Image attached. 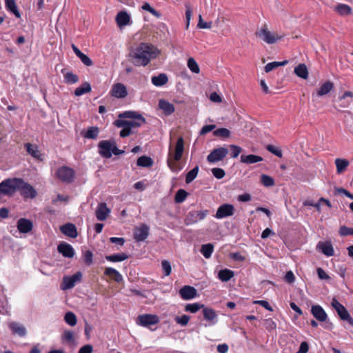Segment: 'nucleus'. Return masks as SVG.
<instances>
[{
    "instance_id": "f257e3e1",
    "label": "nucleus",
    "mask_w": 353,
    "mask_h": 353,
    "mask_svg": "<svg viewBox=\"0 0 353 353\" xmlns=\"http://www.w3.org/2000/svg\"><path fill=\"white\" fill-rule=\"evenodd\" d=\"M161 51L151 44L141 43L130 56L136 66H145L152 59L156 58Z\"/></svg>"
},
{
    "instance_id": "f03ea898",
    "label": "nucleus",
    "mask_w": 353,
    "mask_h": 353,
    "mask_svg": "<svg viewBox=\"0 0 353 353\" xmlns=\"http://www.w3.org/2000/svg\"><path fill=\"white\" fill-rule=\"evenodd\" d=\"M331 305L336 310L341 320L346 321L350 325L353 327V318L343 305L334 297L331 301Z\"/></svg>"
},
{
    "instance_id": "7ed1b4c3",
    "label": "nucleus",
    "mask_w": 353,
    "mask_h": 353,
    "mask_svg": "<svg viewBox=\"0 0 353 353\" xmlns=\"http://www.w3.org/2000/svg\"><path fill=\"white\" fill-rule=\"evenodd\" d=\"M159 317L156 314H145L139 315L137 318L136 323L138 325L149 328L154 331L157 328H152L151 326L157 325L159 323Z\"/></svg>"
},
{
    "instance_id": "20e7f679",
    "label": "nucleus",
    "mask_w": 353,
    "mask_h": 353,
    "mask_svg": "<svg viewBox=\"0 0 353 353\" xmlns=\"http://www.w3.org/2000/svg\"><path fill=\"white\" fill-rule=\"evenodd\" d=\"M19 178L8 179L0 183V190L3 194L12 196L19 188Z\"/></svg>"
},
{
    "instance_id": "39448f33",
    "label": "nucleus",
    "mask_w": 353,
    "mask_h": 353,
    "mask_svg": "<svg viewBox=\"0 0 353 353\" xmlns=\"http://www.w3.org/2000/svg\"><path fill=\"white\" fill-rule=\"evenodd\" d=\"M256 37L267 43L272 44L283 38L276 33L271 32L266 26H263L259 31L256 32Z\"/></svg>"
},
{
    "instance_id": "423d86ee",
    "label": "nucleus",
    "mask_w": 353,
    "mask_h": 353,
    "mask_svg": "<svg viewBox=\"0 0 353 353\" xmlns=\"http://www.w3.org/2000/svg\"><path fill=\"white\" fill-rule=\"evenodd\" d=\"M208 210L200 211H190L189 212L184 219V223L186 225H191L196 223L199 221L203 220L208 214Z\"/></svg>"
},
{
    "instance_id": "0eeeda50",
    "label": "nucleus",
    "mask_w": 353,
    "mask_h": 353,
    "mask_svg": "<svg viewBox=\"0 0 353 353\" xmlns=\"http://www.w3.org/2000/svg\"><path fill=\"white\" fill-rule=\"evenodd\" d=\"M56 175L62 182L70 183L74 181V171L69 167L63 166L57 170Z\"/></svg>"
},
{
    "instance_id": "6e6552de",
    "label": "nucleus",
    "mask_w": 353,
    "mask_h": 353,
    "mask_svg": "<svg viewBox=\"0 0 353 353\" xmlns=\"http://www.w3.org/2000/svg\"><path fill=\"white\" fill-rule=\"evenodd\" d=\"M17 191H19L21 196L25 198L34 199L37 195V193L33 186L25 182L21 179H19V188Z\"/></svg>"
},
{
    "instance_id": "1a4fd4ad",
    "label": "nucleus",
    "mask_w": 353,
    "mask_h": 353,
    "mask_svg": "<svg viewBox=\"0 0 353 353\" xmlns=\"http://www.w3.org/2000/svg\"><path fill=\"white\" fill-rule=\"evenodd\" d=\"M228 154V150L225 147H220L214 149L207 157V160L210 163H215L223 160Z\"/></svg>"
},
{
    "instance_id": "9d476101",
    "label": "nucleus",
    "mask_w": 353,
    "mask_h": 353,
    "mask_svg": "<svg viewBox=\"0 0 353 353\" xmlns=\"http://www.w3.org/2000/svg\"><path fill=\"white\" fill-rule=\"evenodd\" d=\"M202 313L204 319L208 323L205 326H213L218 323V315L214 309L204 306Z\"/></svg>"
},
{
    "instance_id": "9b49d317",
    "label": "nucleus",
    "mask_w": 353,
    "mask_h": 353,
    "mask_svg": "<svg viewBox=\"0 0 353 353\" xmlns=\"http://www.w3.org/2000/svg\"><path fill=\"white\" fill-rule=\"evenodd\" d=\"M110 94L117 99L125 98L128 94V90L126 86L122 83H116L112 85Z\"/></svg>"
},
{
    "instance_id": "f8f14e48",
    "label": "nucleus",
    "mask_w": 353,
    "mask_h": 353,
    "mask_svg": "<svg viewBox=\"0 0 353 353\" xmlns=\"http://www.w3.org/2000/svg\"><path fill=\"white\" fill-rule=\"evenodd\" d=\"M99 154L101 157L109 159L112 157L113 141L104 140L99 143Z\"/></svg>"
},
{
    "instance_id": "ddd939ff",
    "label": "nucleus",
    "mask_w": 353,
    "mask_h": 353,
    "mask_svg": "<svg viewBox=\"0 0 353 353\" xmlns=\"http://www.w3.org/2000/svg\"><path fill=\"white\" fill-rule=\"evenodd\" d=\"M234 207L232 204L225 203L219 207L216 210L215 217L216 219H223L232 216L234 213Z\"/></svg>"
},
{
    "instance_id": "4468645a",
    "label": "nucleus",
    "mask_w": 353,
    "mask_h": 353,
    "mask_svg": "<svg viewBox=\"0 0 353 353\" xmlns=\"http://www.w3.org/2000/svg\"><path fill=\"white\" fill-rule=\"evenodd\" d=\"M150 228L146 224H141L139 227L136 228L134 231V239L137 241H145L149 235Z\"/></svg>"
},
{
    "instance_id": "2eb2a0df",
    "label": "nucleus",
    "mask_w": 353,
    "mask_h": 353,
    "mask_svg": "<svg viewBox=\"0 0 353 353\" xmlns=\"http://www.w3.org/2000/svg\"><path fill=\"white\" fill-rule=\"evenodd\" d=\"M82 278V273L77 272L72 276H65L63 279V287H73L76 283L81 281Z\"/></svg>"
},
{
    "instance_id": "dca6fc26",
    "label": "nucleus",
    "mask_w": 353,
    "mask_h": 353,
    "mask_svg": "<svg viewBox=\"0 0 353 353\" xmlns=\"http://www.w3.org/2000/svg\"><path fill=\"white\" fill-rule=\"evenodd\" d=\"M311 313L313 316L320 322H324L327 319V315L324 309L319 305H312Z\"/></svg>"
},
{
    "instance_id": "f3484780",
    "label": "nucleus",
    "mask_w": 353,
    "mask_h": 353,
    "mask_svg": "<svg viewBox=\"0 0 353 353\" xmlns=\"http://www.w3.org/2000/svg\"><path fill=\"white\" fill-rule=\"evenodd\" d=\"M58 252L61 254L64 257L72 258L74 255V250L71 245L61 242L57 247Z\"/></svg>"
},
{
    "instance_id": "a211bd4d",
    "label": "nucleus",
    "mask_w": 353,
    "mask_h": 353,
    "mask_svg": "<svg viewBox=\"0 0 353 353\" xmlns=\"http://www.w3.org/2000/svg\"><path fill=\"white\" fill-rule=\"evenodd\" d=\"M110 213V209L105 203H100L96 210V216L99 221H105Z\"/></svg>"
},
{
    "instance_id": "6ab92c4d",
    "label": "nucleus",
    "mask_w": 353,
    "mask_h": 353,
    "mask_svg": "<svg viewBox=\"0 0 353 353\" xmlns=\"http://www.w3.org/2000/svg\"><path fill=\"white\" fill-rule=\"evenodd\" d=\"M334 88V84L330 81H327L322 83L320 87L316 90V96L321 97L328 94Z\"/></svg>"
},
{
    "instance_id": "aec40b11",
    "label": "nucleus",
    "mask_w": 353,
    "mask_h": 353,
    "mask_svg": "<svg viewBox=\"0 0 353 353\" xmlns=\"http://www.w3.org/2000/svg\"><path fill=\"white\" fill-rule=\"evenodd\" d=\"M316 249L327 256H333L334 254L333 246L330 241H319L316 245Z\"/></svg>"
},
{
    "instance_id": "412c9836",
    "label": "nucleus",
    "mask_w": 353,
    "mask_h": 353,
    "mask_svg": "<svg viewBox=\"0 0 353 353\" xmlns=\"http://www.w3.org/2000/svg\"><path fill=\"white\" fill-rule=\"evenodd\" d=\"M33 228L32 222L27 219L21 218L17 221V229L21 233L30 232Z\"/></svg>"
},
{
    "instance_id": "4be33fe9",
    "label": "nucleus",
    "mask_w": 353,
    "mask_h": 353,
    "mask_svg": "<svg viewBox=\"0 0 353 353\" xmlns=\"http://www.w3.org/2000/svg\"><path fill=\"white\" fill-rule=\"evenodd\" d=\"M115 20L117 26L123 28L130 23V16L126 11H120L117 13Z\"/></svg>"
},
{
    "instance_id": "5701e85b",
    "label": "nucleus",
    "mask_w": 353,
    "mask_h": 353,
    "mask_svg": "<svg viewBox=\"0 0 353 353\" xmlns=\"http://www.w3.org/2000/svg\"><path fill=\"white\" fill-rule=\"evenodd\" d=\"M61 232L70 238H76L78 232L76 226L72 223H66L61 226Z\"/></svg>"
},
{
    "instance_id": "b1692460",
    "label": "nucleus",
    "mask_w": 353,
    "mask_h": 353,
    "mask_svg": "<svg viewBox=\"0 0 353 353\" xmlns=\"http://www.w3.org/2000/svg\"><path fill=\"white\" fill-rule=\"evenodd\" d=\"M159 108L166 116L172 114L175 110L174 105L165 99H160L159 101Z\"/></svg>"
},
{
    "instance_id": "393cba45",
    "label": "nucleus",
    "mask_w": 353,
    "mask_h": 353,
    "mask_svg": "<svg viewBox=\"0 0 353 353\" xmlns=\"http://www.w3.org/2000/svg\"><path fill=\"white\" fill-rule=\"evenodd\" d=\"M183 150H184V141H183V137H181L177 139L176 143L175 145L174 154V161H179L181 159V157L183 156Z\"/></svg>"
},
{
    "instance_id": "a878e982",
    "label": "nucleus",
    "mask_w": 353,
    "mask_h": 353,
    "mask_svg": "<svg viewBox=\"0 0 353 353\" xmlns=\"http://www.w3.org/2000/svg\"><path fill=\"white\" fill-rule=\"evenodd\" d=\"M179 294L183 300H190L197 296L196 288H180Z\"/></svg>"
},
{
    "instance_id": "bb28decb",
    "label": "nucleus",
    "mask_w": 353,
    "mask_h": 353,
    "mask_svg": "<svg viewBox=\"0 0 353 353\" xmlns=\"http://www.w3.org/2000/svg\"><path fill=\"white\" fill-rule=\"evenodd\" d=\"M9 328L11 330L14 334H17L20 336H25L26 334V327L18 323H10L9 324Z\"/></svg>"
},
{
    "instance_id": "cd10ccee",
    "label": "nucleus",
    "mask_w": 353,
    "mask_h": 353,
    "mask_svg": "<svg viewBox=\"0 0 353 353\" xmlns=\"http://www.w3.org/2000/svg\"><path fill=\"white\" fill-rule=\"evenodd\" d=\"M99 133V128L97 126H91L88 128V130L84 132L82 131L81 132V134L85 138V139H96Z\"/></svg>"
},
{
    "instance_id": "c85d7f7f",
    "label": "nucleus",
    "mask_w": 353,
    "mask_h": 353,
    "mask_svg": "<svg viewBox=\"0 0 353 353\" xmlns=\"http://www.w3.org/2000/svg\"><path fill=\"white\" fill-rule=\"evenodd\" d=\"M294 72L297 77L303 79H307L308 78V70L306 65L304 63L299 64L296 67H295Z\"/></svg>"
},
{
    "instance_id": "c756f323",
    "label": "nucleus",
    "mask_w": 353,
    "mask_h": 353,
    "mask_svg": "<svg viewBox=\"0 0 353 353\" xmlns=\"http://www.w3.org/2000/svg\"><path fill=\"white\" fill-rule=\"evenodd\" d=\"M263 159L261 157L254 154L241 155V161L246 164H252L262 161Z\"/></svg>"
},
{
    "instance_id": "7c9ffc66",
    "label": "nucleus",
    "mask_w": 353,
    "mask_h": 353,
    "mask_svg": "<svg viewBox=\"0 0 353 353\" xmlns=\"http://www.w3.org/2000/svg\"><path fill=\"white\" fill-rule=\"evenodd\" d=\"M168 81V76L164 73H161L158 76L152 77V83L155 86H163Z\"/></svg>"
},
{
    "instance_id": "2f4dec72",
    "label": "nucleus",
    "mask_w": 353,
    "mask_h": 353,
    "mask_svg": "<svg viewBox=\"0 0 353 353\" xmlns=\"http://www.w3.org/2000/svg\"><path fill=\"white\" fill-rule=\"evenodd\" d=\"M92 90L90 84L85 81L79 87L74 90V94L77 97L81 96L85 93H88Z\"/></svg>"
},
{
    "instance_id": "473e14b6",
    "label": "nucleus",
    "mask_w": 353,
    "mask_h": 353,
    "mask_svg": "<svg viewBox=\"0 0 353 353\" xmlns=\"http://www.w3.org/2000/svg\"><path fill=\"white\" fill-rule=\"evenodd\" d=\"M349 161L345 159H335V165L336 167V172L338 174L343 173L347 166L349 165Z\"/></svg>"
},
{
    "instance_id": "72a5a7b5",
    "label": "nucleus",
    "mask_w": 353,
    "mask_h": 353,
    "mask_svg": "<svg viewBox=\"0 0 353 353\" xmlns=\"http://www.w3.org/2000/svg\"><path fill=\"white\" fill-rule=\"evenodd\" d=\"M137 164L139 167L150 168L153 165V160L150 157L143 155L138 158Z\"/></svg>"
},
{
    "instance_id": "f704fd0d",
    "label": "nucleus",
    "mask_w": 353,
    "mask_h": 353,
    "mask_svg": "<svg viewBox=\"0 0 353 353\" xmlns=\"http://www.w3.org/2000/svg\"><path fill=\"white\" fill-rule=\"evenodd\" d=\"M25 147L26 148L28 153L32 157L35 159L40 158V153L37 145L28 143L25 144Z\"/></svg>"
},
{
    "instance_id": "c9c22d12",
    "label": "nucleus",
    "mask_w": 353,
    "mask_h": 353,
    "mask_svg": "<svg viewBox=\"0 0 353 353\" xmlns=\"http://www.w3.org/2000/svg\"><path fill=\"white\" fill-rule=\"evenodd\" d=\"M105 273L112 279H114L117 282H120L122 280L121 275L118 271L112 268H108L105 269Z\"/></svg>"
},
{
    "instance_id": "e433bc0d",
    "label": "nucleus",
    "mask_w": 353,
    "mask_h": 353,
    "mask_svg": "<svg viewBox=\"0 0 353 353\" xmlns=\"http://www.w3.org/2000/svg\"><path fill=\"white\" fill-rule=\"evenodd\" d=\"M6 8L11 11L17 18H20L21 14L17 9L14 0H6Z\"/></svg>"
},
{
    "instance_id": "4c0bfd02",
    "label": "nucleus",
    "mask_w": 353,
    "mask_h": 353,
    "mask_svg": "<svg viewBox=\"0 0 353 353\" xmlns=\"http://www.w3.org/2000/svg\"><path fill=\"white\" fill-rule=\"evenodd\" d=\"M234 272L228 269L220 270L218 274L219 279L223 281H227L230 280L234 276Z\"/></svg>"
},
{
    "instance_id": "58836bf2",
    "label": "nucleus",
    "mask_w": 353,
    "mask_h": 353,
    "mask_svg": "<svg viewBox=\"0 0 353 353\" xmlns=\"http://www.w3.org/2000/svg\"><path fill=\"white\" fill-rule=\"evenodd\" d=\"M134 121H128V124H127V126L132 130V128H138L140 127L143 123H145V120L144 117H142V115L139 114L137 119H134Z\"/></svg>"
},
{
    "instance_id": "ea45409f",
    "label": "nucleus",
    "mask_w": 353,
    "mask_h": 353,
    "mask_svg": "<svg viewBox=\"0 0 353 353\" xmlns=\"http://www.w3.org/2000/svg\"><path fill=\"white\" fill-rule=\"evenodd\" d=\"M105 259L112 262H119L128 259V256L125 253L116 254L106 256Z\"/></svg>"
},
{
    "instance_id": "a19ab883",
    "label": "nucleus",
    "mask_w": 353,
    "mask_h": 353,
    "mask_svg": "<svg viewBox=\"0 0 353 353\" xmlns=\"http://www.w3.org/2000/svg\"><path fill=\"white\" fill-rule=\"evenodd\" d=\"M214 250V246L212 243L204 244L201 246V252L206 258L208 259L211 256Z\"/></svg>"
},
{
    "instance_id": "79ce46f5",
    "label": "nucleus",
    "mask_w": 353,
    "mask_h": 353,
    "mask_svg": "<svg viewBox=\"0 0 353 353\" xmlns=\"http://www.w3.org/2000/svg\"><path fill=\"white\" fill-rule=\"evenodd\" d=\"M288 63V61H274V62H271V63H268L265 66V72H271L272 70H274L275 68L279 67V66H283L285 65V64H287Z\"/></svg>"
},
{
    "instance_id": "37998d69",
    "label": "nucleus",
    "mask_w": 353,
    "mask_h": 353,
    "mask_svg": "<svg viewBox=\"0 0 353 353\" xmlns=\"http://www.w3.org/2000/svg\"><path fill=\"white\" fill-rule=\"evenodd\" d=\"M187 64H188V68L192 72H194L195 74H199L200 72L199 66L194 58H192V57L189 58L188 59Z\"/></svg>"
},
{
    "instance_id": "c03bdc74",
    "label": "nucleus",
    "mask_w": 353,
    "mask_h": 353,
    "mask_svg": "<svg viewBox=\"0 0 353 353\" xmlns=\"http://www.w3.org/2000/svg\"><path fill=\"white\" fill-rule=\"evenodd\" d=\"M335 10L341 15H348L352 12V8L346 4H339Z\"/></svg>"
},
{
    "instance_id": "a18cd8bd",
    "label": "nucleus",
    "mask_w": 353,
    "mask_h": 353,
    "mask_svg": "<svg viewBox=\"0 0 353 353\" xmlns=\"http://www.w3.org/2000/svg\"><path fill=\"white\" fill-rule=\"evenodd\" d=\"M204 305L198 303H188L185 305V310L191 313H196L201 308L203 309Z\"/></svg>"
},
{
    "instance_id": "49530a36",
    "label": "nucleus",
    "mask_w": 353,
    "mask_h": 353,
    "mask_svg": "<svg viewBox=\"0 0 353 353\" xmlns=\"http://www.w3.org/2000/svg\"><path fill=\"white\" fill-rule=\"evenodd\" d=\"M198 172L199 166L196 165L187 173L185 176V183H190L196 177Z\"/></svg>"
},
{
    "instance_id": "de8ad7c7",
    "label": "nucleus",
    "mask_w": 353,
    "mask_h": 353,
    "mask_svg": "<svg viewBox=\"0 0 353 353\" xmlns=\"http://www.w3.org/2000/svg\"><path fill=\"white\" fill-rule=\"evenodd\" d=\"M64 320L70 326H74L77 324V316L72 312L65 313Z\"/></svg>"
},
{
    "instance_id": "09e8293b",
    "label": "nucleus",
    "mask_w": 353,
    "mask_h": 353,
    "mask_svg": "<svg viewBox=\"0 0 353 353\" xmlns=\"http://www.w3.org/2000/svg\"><path fill=\"white\" fill-rule=\"evenodd\" d=\"M188 196V193L183 189H179L174 196V201L176 203H181L185 201Z\"/></svg>"
},
{
    "instance_id": "8fccbe9b",
    "label": "nucleus",
    "mask_w": 353,
    "mask_h": 353,
    "mask_svg": "<svg viewBox=\"0 0 353 353\" xmlns=\"http://www.w3.org/2000/svg\"><path fill=\"white\" fill-rule=\"evenodd\" d=\"M213 134L219 137L228 138L230 136V131L227 128H221L214 130Z\"/></svg>"
},
{
    "instance_id": "3c124183",
    "label": "nucleus",
    "mask_w": 353,
    "mask_h": 353,
    "mask_svg": "<svg viewBox=\"0 0 353 353\" xmlns=\"http://www.w3.org/2000/svg\"><path fill=\"white\" fill-rule=\"evenodd\" d=\"M261 181L265 187H272L274 185V179L266 174H262L261 176Z\"/></svg>"
},
{
    "instance_id": "603ef678",
    "label": "nucleus",
    "mask_w": 353,
    "mask_h": 353,
    "mask_svg": "<svg viewBox=\"0 0 353 353\" xmlns=\"http://www.w3.org/2000/svg\"><path fill=\"white\" fill-rule=\"evenodd\" d=\"M199 28L201 29H210L213 26V22L209 21L205 22L203 20L202 16L201 14L199 15V22L197 24Z\"/></svg>"
},
{
    "instance_id": "864d4df0",
    "label": "nucleus",
    "mask_w": 353,
    "mask_h": 353,
    "mask_svg": "<svg viewBox=\"0 0 353 353\" xmlns=\"http://www.w3.org/2000/svg\"><path fill=\"white\" fill-rule=\"evenodd\" d=\"M141 8L143 10L149 12L157 18H160L161 16V13L153 8L148 3H145Z\"/></svg>"
},
{
    "instance_id": "5fc2aeb1",
    "label": "nucleus",
    "mask_w": 353,
    "mask_h": 353,
    "mask_svg": "<svg viewBox=\"0 0 353 353\" xmlns=\"http://www.w3.org/2000/svg\"><path fill=\"white\" fill-rule=\"evenodd\" d=\"M65 82L68 83H75L78 82L79 78L77 75L74 74L72 72H68L65 74Z\"/></svg>"
},
{
    "instance_id": "6e6d98bb",
    "label": "nucleus",
    "mask_w": 353,
    "mask_h": 353,
    "mask_svg": "<svg viewBox=\"0 0 353 353\" xmlns=\"http://www.w3.org/2000/svg\"><path fill=\"white\" fill-rule=\"evenodd\" d=\"M189 321H190V316L186 314H183L181 316L175 317V321L176 322V323H178L182 326L187 325Z\"/></svg>"
},
{
    "instance_id": "4d7b16f0",
    "label": "nucleus",
    "mask_w": 353,
    "mask_h": 353,
    "mask_svg": "<svg viewBox=\"0 0 353 353\" xmlns=\"http://www.w3.org/2000/svg\"><path fill=\"white\" fill-rule=\"evenodd\" d=\"M267 150L270 152L271 153L274 154L276 157L281 158L283 157V153L281 149L276 148L272 145H268L266 146Z\"/></svg>"
},
{
    "instance_id": "13d9d810",
    "label": "nucleus",
    "mask_w": 353,
    "mask_h": 353,
    "mask_svg": "<svg viewBox=\"0 0 353 353\" xmlns=\"http://www.w3.org/2000/svg\"><path fill=\"white\" fill-rule=\"evenodd\" d=\"M212 173L214 175V176L218 179H223L225 175V171L222 168H212Z\"/></svg>"
},
{
    "instance_id": "bf43d9fd",
    "label": "nucleus",
    "mask_w": 353,
    "mask_h": 353,
    "mask_svg": "<svg viewBox=\"0 0 353 353\" xmlns=\"http://www.w3.org/2000/svg\"><path fill=\"white\" fill-rule=\"evenodd\" d=\"M185 6L186 8V10H185L186 28L188 29L190 26V23L191 17H192V9H191V6L189 3H185Z\"/></svg>"
},
{
    "instance_id": "052dcab7",
    "label": "nucleus",
    "mask_w": 353,
    "mask_h": 353,
    "mask_svg": "<svg viewBox=\"0 0 353 353\" xmlns=\"http://www.w3.org/2000/svg\"><path fill=\"white\" fill-rule=\"evenodd\" d=\"M81 62L86 66H92L93 65L92 61L86 54L83 52L78 56Z\"/></svg>"
},
{
    "instance_id": "680f3d73",
    "label": "nucleus",
    "mask_w": 353,
    "mask_h": 353,
    "mask_svg": "<svg viewBox=\"0 0 353 353\" xmlns=\"http://www.w3.org/2000/svg\"><path fill=\"white\" fill-rule=\"evenodd\" d=\"M339 234L341 236L353 235V228H348L345 225L341 226L339 230Z\"/></svg>"
},
{
    "instance_id": "e2e57ef3",
    "label": "nucleus",
    "mask_w": 353,
    "mask_h": 353,
    "mask_svg": "<svg viewBox=\"0 0 353 353\" xmlns=\"http://www.w3.org/2000/svg\"><path fill=\"white\" fill-rule=\"evenodd\" d=\"M62 338L63 341L68 343L72 342L74 341L73 332L70 330H65L63 334Z\"/></svg>"
},
{
    "instance_id": "0e129e2a",
    "label": "nucleus",
    "mask_w": 353,
    "mask_h": 353,
    "mask_svg": "<svg viewBox=\"0 0 353 353\" xmlns=\"http://www.w3.org/2000/svg\"><path fill=\"white\" fill-rule=\"evenodd\" d=\"M139 114H137V112H132V111H126V112H124L123 113H121L119 115V118H129V119H137L138 115Z\"/></svg>"
},
{
    "instance_id": "69168bd1",
    "label": "nucleus",
    "mask_w": 353,
    "mask_h": 353,
    "mask_svg": "<svg viewBox=\"0 0 353 353\" xmlns=\"http://www.w3.org/2000/svg\"><path fill=\"white\" fill-rule=\"evenodd\" d=\"M162 265V269L165 274V275L168 276L171 273V265L169 261H163L161 263Z\"/></svg>"
},
{
    "instance_id": "338daca9",
    "label": "nucleus",
    "mask_w": 353,
    "mask_h": 353,
    "mask_svg": "<svg viewBox=\"0 0 353 353\" xmlns=\"http://www.w3.org/2000/svg\"><path fill=\"white\" fill-rule=\"evenodd\" d=\"M131 291L132 292V294H134L138 296L145 297V298L148 297V295L149 294V292L148 290H137L135 288H132L131 290Z\"/></svg>"
},
{
    "instance_id": "774afa93",
    "label": "nucleus",
    "mask_w": 353,
    "mask_h": 353,
    "mask_svg": "<svg viewBox=\"0 0 353 353\" xmlns=\"http://www.w3.org/2000/svg\"><path fill=\"white\" fill-rule=\"evenodd\" d=\"M93 347L91 345L88 344L82 346L78 353H92Z\"/></svg>"
}]
</instances>
